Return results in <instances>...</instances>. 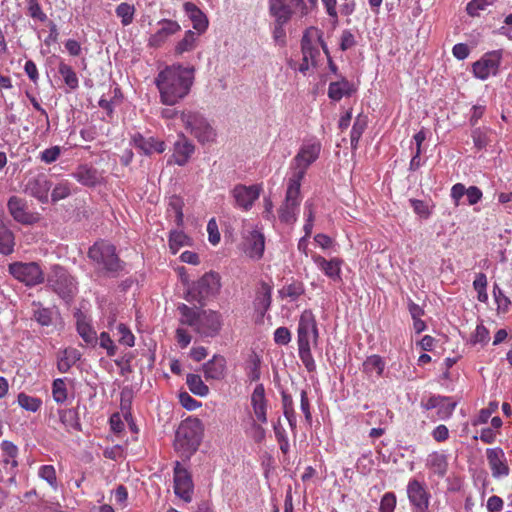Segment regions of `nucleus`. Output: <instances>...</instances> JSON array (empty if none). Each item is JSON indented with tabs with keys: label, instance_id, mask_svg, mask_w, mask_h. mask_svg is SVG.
Segmentation results:
<instances>
[{
	"label": "nucleus",
	"instance_id": "8",
	"mask_svg": "<svg viewBox=\"0 0 512 512\" xmlns=\"http://www.w3.org/2000/svg\"><path fill=\"white\" fill-rule=\"evenodd\" d=\"M8 271L28 287L39 285L45 280L44 272L37 262H13L9 264Z\"/></svg>",
	"mask_w": 512,
	"mask_h": 512
},
{
	"label": "nucleus",
	"instance_id": "24",
	"mask_svg": "<svg viewBox=\"0 0 512 512\" xmlns=\"http://www.w3.org/2000/svg\"><path fill=\"white\" fill-rule=\"evenodd\" d=\"M486 456L493 477L499 478L509 475V467L506 464L505 454L501 448L487 449Z\"/></svg>",
	"mask_w": 512,
	"mask_h": 512
},
{
	"label": "nucleus",
	"instance_id": "22",
	"mask_svg": "<svg viewBox=\"0 0 512 512\" xmlns=\"http://www.w3.org/2000/svg\"><path fill=\"white\" fill-rule=\"evenodd\" d=\"M321 41V35L318 29L311 27L308 28L301 40V50L303 57L311 61L312 65H315L316 58L320 55L319 43Z\"/></svg>",
	"mask_w": 512,
	"mask_h": 512
},
{
	"label": "nucleus",
	"instance_id": "46",
	"mask_svg": "<svg viewBox=\"0 0 512 512\" xmlns=\"http://www.w3.org/2000/svg\"><path fill=\"white\" fill-rule=\"evenodd\" d=\"M71 194V184L68 181L59 182L51 192V202L57 203Z\"/></svg>",
	"mask_w": 512,
	"mask_h": 512
},
{
	"label": "nucleus",
	"instance_id": "17",
	"mask_svg": "<svg viewBox=\"0 0 512 512\" xmlns=\"http://www.w3.org/2000/svg\"><path fill=\"white\" fill-rule=\"evenodd\" d=\"M51 187L52 183L48 176L44 173H39L28 179L24 191L40 203L47 204Z\"/></svg>",
	"mask_w": 512,
	"mask_h": 512
},
{
	"label": "nucleus",
	"instance_id": "63",
	"mask_svg": "<svg viewBox=\"0 0 512 512\" xmlns=\"http://www.w3.org/2000/svg\"><path fill=\"white\" fill-rule=\"evenodd\" d=\"M356 41L353 33L350 30H344L340 38V48L342 51H346L355 46Z\"/></svg>",
	"mask_w": 512,
	"mask_h": 512
},
{
	"label": "nucleus",
	"instance_id": "62",
	"mask_svg": "<svg viewBox=\"0 0 512 512\" xmlns=\"http://www.w3.org/2000/svg\"><path fill=\"white\" fill-rule=\"evenodd\" d=\"M282 405L284 416H294L295 415V401L293 397L287 392H282Z\"/></svg>",
	"mask_w": 512,
	"mask_h": 512
},
{
	"label": "nucleus",
	"instance_id": "54",
	"mask_svg": "<svg viewBox=\"0 0 512 512\" xmlns=\"http://www.w3.org/2000/svg\"><path fill=\"white\" fill-rule=\"evenodd\" d=\"M117 333L119 335V343L126 345L128 347L134 346L135 337L126 325H124L123 323L118 324Z\"/></svg>",
	"mask_w": 512,
	"mask_h": 512
},
{
	"label": "nucleus",
	"instance_id": "37",
	"mask_svg": "<svg viewBox=\"0 0 512 512\" xmlns=\"http://www.w3.org/2000/svg\"><path fill=\"white\" fill-rule=\"evenodd\" d=\"M305 293L304 283L300 280H293L279 290L281 299L288 298L290 301L298 300Z\"/></svg>",
	"mask_w": 512,
	"mask_h": 512
},
{
	"label": "nucleus",
	"instance_id": "23",
	"mask_svg": "<svg viewBox=\"0 0 512 512\" xmlns=\"http://www.w3.org/2000/svg\"><path fill=\"white\" fill-rule=\"evenodd\" d=\"M73 178L83 186L95 187L103 183V173L90 164H81L72 173Z\"/></svg>",
	"mask_w": 512,
	"mask_h": 512
},
{
	"label": "nucleus",
	"instance_id": "45",
	"mask_svg": "<svg viewBox=\"0 0 512 512\" xmlns=\"http://www.w3.org/2000/svg\"><path fill=\"white\" fill-rule=\"evenodd\" d=\"M18 403L25 410L35 413L40 408L42 401L37 397H33L25 393H20L18 395Z\"/></svg>",
	"mask_w": 512,
	"mask_h": 512
},
{
	"label": "nucleus",
	"instance_id": "18",
	"mask_svg": "<svg viewBox=\"0 0 512 512\" xmlns=\"http://www.w3.org/2000/svg\"><path fill=\"white\" fill-rule=\"evenodd\" d=\"M243 250L251 259L259 260L265 250V236L256 228L243 234Z\"/></svg>",
	"mask_w": 512,
	"mask_h": 512
},
{
	"label": "nucleus",
	"instance_id": "11",
	"mask_svg": "<svg viewBox=\"0 0 512 512\" xmlns=\"http://www.w3.org/2000/svg\"><path fill=\"white\" fill-rule=\"evenodd\" d=\"M319 331L317 321L312 310H304L298 321L297 343L298 346L317 345Z\"/></svg>",
	"mask_w": 512,
	"mask_h": 512
},
{
	"label": "nucleus",
	"instance_id": "61",
	"mask_svg": "<svg viewBox=\"0 0 512 512\" xmlns=\"http://www.w3.org/2000/svg\"><path fill=\"white\" fill-rule=\"evenodd\" d=\"M274 341L278 345H287L291 341V333L286 327H279L274 332Z\"/></svg>",
	"mask_w": 512,
	"mask_h": 512
},
{
	"label": "nucleus",
	"instance_id": "41",
	"mask_svg": "<svg viewBox=\"0 0 512 512\" xmlns=\"http://www.w3.org/2000/svg\"><path fill=\"white\" fill-rule=\"evenodd\" d=\"M186 383L189 390L198 396H206L209 393L208 386L202 381L201 377L197 374H188Z\"/></svg>",
	"mask_w": 512,
	"mask_h": 512
},
{
	"label": "nucleus",
	"instance_id": "19",
	"mask_svg": "<svg viewBox=\"0 0 512 512\" xmlns=\"http://www.w3.org/2000/svg\"><path fill=\"white\" fill-rule=\"evenodd\" d=\"M311 258L317 268L331 281H342V265L344 263L343 259L339 257L326 259L325 257L316 253L312 254Z\"/></svg>",
	"mask_w": 512,
	"mask_h": 512
},
{
	"label": "nucleus",
	"instance_id": "1",
	"mask_svg": "<svg viewBox=\"0 0 512 512\" xmlns=\"http://www.w3.org/2000/svg\"><path fill=\"white\" fill-rule=\"evenodd\" d=\"M193 82V67H184L180 64L165 67L155 78L160 102L168 106L179 103L190 93Z\"/></svg>",
	"mask_w": 512,
	"mask_h": 512
},
{
	"label": "nucleus",
	"instance_id": "49",
	"mask_svg": "<svg viewBox=\"0 0 512 512\" xmlns=\"http://www.w3.org/2000/svg\"><path fill=\"white\" fill-rule=\"evenodd\" d=\"M54 420L53 427L55 429L65 428L68 432L80 431L81 426L78 422L79 418H52Z\"/></svg>",
	"mask_w": 512,
	"mask_h": 512
},
{
	"label": "nucleus",
	"instance_id": "60",
	"mask_svg": "<svg viewBox=\"0 0 512 512\" xmlns=\"http://www.w3.org/2000/svg\"><path fill=\"white\" fill-rule=\"evenodd\" d=\"M61 154V150L59 146H53L51 148H47L40 153L41 161L50 164L55 162Z\"/></svg>",
	"mask_w": 512,
	"mask_h": 512
},
{
	"label": "nucleus",
	"instance_id": "2",
	"mask_svg": "<svg viewBox=\"0 0 512 512\" xmlns=\"http://www.w3.org/2000/svg\"><path fill=\"white\" fill-rule=\"evenodd\" d=\"M178 311L181 315L180 322L194 329L202 337H215L222 329L223 319L218 311L211 309L199 310L180 304Z\"/></svg>",
	"mask_w": 512,
	"mask_h": 512
},
{
	"label": "nucleus",
	"instance_id": "34",
	"mask_svg": "<svg viewBox=\"0 0 512 512\" xmlns=\"http://www.w3.org/2000/svg\"><path fill=\"white\" fill-rule=\"evenodd\" d=\"M15 236L12 230L0 219V253L10 255L14 251Z\"/></svg>",
	"mask_w": 512,
	"mask_h": 512
},
{
	"label": "nucleus",
	"instance_id": "44",
	"mask_svg": "<svg viewBox=\"0 0 512 512\" xmlns=\"http://www.w3.org/2000/svg\"><path fill=\"white\" fill-rule=\"evenodd\" d=\"M77 331L81 338L87 343V344H95L97 342V336L94 329L85 321L79 320L77 322Z\"/></svg>",
	"mask_w": 512,
	"mask_h": 512
},
{
	"label": "nucleus",
	"instance_id": "52",
	"mask_svg": "<svg viewBox=\"0 0 512 512\" xmlns=\"http://www.w3.org/2000/svg\"><path fill=\"white\" fill-rule=\"evenodd\" d=\"M489 340H490L489 330L483 324L477 325L474 333L471 336V343L474 345L475 344L485 345L489 342Z\"/></svg>",
	"mask_w": 512,
	"mask_h": 512
},
{
	"label": "nucleus",
	"instance_id": "31",
	"mask_svg": "<svg viewBox=\"0 0 512 512\" xmlns=\"http://www.w3.org/2000/svg\"><path fill=\"white\" fill-rule=\"evenodd\" d=\"M81 353L76 348H66L58 354L57 369L60 373H67L79 361Z\"/></svg>",
	"mask_w": 512,
	"mask_h": 512
},
{
	"label": "nucleus",
	"instance_id": "10",
	"mask_svg": "<svg viewBox=\"0 0 512 512\" xmlns=\"http://www.w3.org/2000/svg\"><path fill=\"white\" fill-rule=\"evenodd\" d=\"M47 283L55 293L64 299L71 297L76 289L74 278L59 265L52 267L47 277Z\"/></svg>",
	"mask_w": 512,
	"mask_h": 512
},
{
	"label": "nucleus",
	"instance_id": "13",
	"mask_svg": "<svg viewBox=\"0 0 512 512\" xmlns=\"http://www.w3.org/2000/svg\"><path fill=\"white\" fill-rule=\"evenodd\" d=\"M270 13L276 22L287 23L297 11L306 13L304 0H270Z\"/></svg>",
	"mask_w": 512,
	"mask_h": 512
},
{
	"label": "nucleus",
	"instance_id": "47",
	"mask_svg": "<svg viewBox=\"0 0 512 512\" xmlns=\"http://www.w3.org/2000/svg\"><path fill=\"white\" fill-rule=\"evenodd\" d=\"M311 346L312 345L298 346L299 357L309 372H313L316 369V364L311 353Z\"/></svg>",
	"mask_w": 512,
	"mask_h": 512
},
{
	"label": "nucleus",
	"instance_id": "28",
	"mask_svg": "<svg viewBox=\"0 0 512 512\" xmlns=\"http://www.w3.org/2000/svg\"><path fill=\"white\" fill-rule=\"evenodd\" d=\"M194 150V145L183 134H180L179 139L174 144V162L179 166H184L189 161Z\"/></svg>",
	"mask_w": 512,
	"mask_h": 512
},
{
	"label": "nucleus",
	"instance_id": "7",
	"mask_svg": "<svg viewBox=\"0 0 512 512\" xmlns=\"http://www.w3.org/2000/svg\"><path fill=\"white\" fill-rule=\"evenodd\" d=\"M181 120L187 130L200 142H212L216 133L208 121L198 112L182 111Z\"/></svg>",
	"mask_w": 512,
	"mask_h": 512
},
{
	"label": "nucleus",
	"instance_id": "16",
	"mask_svg": "<svg viewBox=\"0 0 512 512\" xmlns=\"http://www.w3.org/2000/svg\"><path fill=\"white\" fill-rule=\"evenodd\" d=\"M262 187L258 184L246 186L237 184L231 191L232 197L235 200V206L249 211L254 205L255 201L259 198Z\"/></svg>",
	"mask_w": 512,
	"mask_h": 512
},
{
	"label": "nucleus",
	"instance_id": "51",
	"mask_svg": "<svg viewBox=\"0 0 512 512\" xmlns=\"http://www.w3.org/2000/svg\"><path fill=\"white\" fill-rule=\"evenodd\" d=\"M493 293L495 297V301L497 304V310L499 313H506L510 309L511 301L510 299L504 294V292L497 286L494 285Z\"/></svg>",
	"mask_w": 512,
	"mask_h": 512
},
{
	"label": "nucleus",
	"instance_id": "55",
	"mask_svg": "<svg viewBox=\"0 0 512 512\" xmlns=\"http://www.w3.org/2000/svg\"><path fill=\"white\" fill-rule=\"evenodd\" d=\"M494 0H471L466 7V11L471 16L479 15V11L486 9L492 5Z\"/></svg>",
	"mask_w": 512,
	"mask_h": 512
},
{
	"label": "nucleus",
	"instance_id": "15",
	"mask_svg": "<svg viewBox=\"0 0 512 512\" xmlns=\"http://www.w3.org/2000/svg\"><path fill=\"white\" fill-rule=\"evenodd\" d=\"M173 472L175 494L185 502H191L194 490L191 474L181 466L179 461L175 462Z\"/></svg>",
	"mask_w": 512,
	"mask_h": 512
},
{
	"label": "nucleus",
	"instance_id": "35",
	"mask_svg": "<svg viewBox=\"0 0 512 512\" xmlns=\"http://www.w3.org/2000/svg\"><path fill=\"white\" fill-rule=\"evenodd\" d=\"M198 37L199 35L192 30L185 31L183 38L177 41L174 46V54L180 56L193 51L197 47Z\"/></svg>",
	"mask_w": 512,
	"mask_h": 512
},
{
	"label": "nucleus",
	"instance_id": "58",
	"mask_svg": "<svg viewBox=\"0 0 512 512\" xmlns=\"http://www.w3.org/2000/svg\"><path fill=\"white\" fill-rule=\"evenodd\" d=\"M396 506V496L392 492L385 493L380 502V512H393Z\"/></svg>",
	"mask_w": 512,
	"mask_h": 512
},
{
	"label": "nucleus",
	"instance_id": "4",
	"mask_svg": "<svg viewBox=\"0 0 512 512\" xmlns=\"http://www.w3.org/2000/svg\"><path fill=\"white\" fill-rule=\"evenodd\" d=\"M204 433L199 418H185L179 424L174 439V449L184 460H189L198 450Z\"/></svg>",
	"mask_w": 512,
	"mask_h": 512
},
{
	"label": "nucleus",
	"instance_id": "21",
	"mask_svg": "<svg viewBox=\"0 0 512 512\" xmlns=\"http://www.w3.org/2000/svg\"><path fill=\"white\" fill-rule=\"evenodd\" d=\"M407 495L410 503L419 512H426L429 508L430 494L424 483L416 479L409 481L407 485Z\"/></svg>",
	"mask_w": 512,
	"mask_h": 512
},
{
	"label": "nucleus",
	"instance_id": "42",
	"mask_svg": "<svg viewBox=\"0 0 512 512\" xmlns=\"http://www.w3.org/2000/svg\"><path fill=\"white\" fill-rule=\"evenodd\" d=\"M33 318L42 326H49L52 323V312L39 302H33Z\"/></svg>",
	"mask_w": 512,
	"mask_h": 512
},
{
	"label": "nucleus",
	"instance_id": "59",
	"mask_svg": "<svg viewBox=\"0 0 512 512\" xmlns=\"http://www.w3.org/2000/svg\"><path fill=\"white\" fill-rule=\"evenodd\" d=\"M39 475L41 478L46 480L51 486L55 487L57 485L56 472L52 465L41 466L39 470Z\"/></svg>",
	"mask_w": 512,
	"mask_h": 512
},
{
	"label": "nucleus",
	"instance_id": "30",
	"mask_svg": "<svg viewBox=\"0 0 512 512\" xmlns=\"http://www.w3.org/2000/svg\"><path fill=\"white\" fill-rule=\"evenodd\" d=\"M456 407V402L449 397L432 396L426 403V408L435 409L438 416H450Z\"/></svg>",
	"mask_w": 512,
	"mask_h": 512
},
{
	"label": "nucleus",
	"instance_id": "14",
	"mask_svg": "<svg viewBox=\"0 0 512 512\" xmlns=\"http://www.w3.org/2000/svg\"><path fill=\"white\" fill-rule=\"evenodd\" d=\"M501 60L502 52L500 50L485 53L472 65L474 76L481 80H486L490 76H495L499 71Z\"/></svg>",
	"mask_w": 512,
	"mask_h": 512
},
{
	"label": "nucleus",
	"instance_id": "25",
	"mask_svg": "<svg viewBox=\"0 0 512 512\" xmlns=\"http://www.w3.org/2000/svg\"><path fill=\"white\" fill-rule=\"evenodd\" d=\"M272 303V287L266 282H262L256 291L253 306L255 312L262 319L270 309Z\"/></svg>",
	"mask_w": 512,
	"mask_h": 512
},
{
	"label": "nucleus",
	"instance_id": "57",
	"mask_svg": "<svg viewBox=\"0 0 512 512\" xmlns=\"http://www.w3.org/2000/svg\"><path fill=\"white\" fill-rule=\"evenodd\" d=\"M99 344L102 348L106 349L107 355L112 357L117 352V347L115 346L113 340L111 339L109 333L102 332L99 337Z\"/></svg>",
	"mask_w": 512,
	"mask_h": 512
},
{
	"label": "nucleus",
	"instance_id": "33",
	"mask_svg": "<svg viewBox=\"0 0 512 512\" xmlns=\"http://www.w3.org/2000/svg\"><path fill=\"white\" fill-rule=\"evenodd\" d=\"M426 465L434 474L444 477L448 470L447 456L442 452H433L428 456Z\"/></svg>",
	"mask_w": 512,
	"mask_h": 512
},
{
	"label": "nucleus",
	"instance_id": "43",
	"mask_svg": "<svg viewBox=\"0 0 512 512\" xmlns=\"http://www.w3.org/2000/svg\"><path fill=\"white\" fill-rule=\"evenodd\" d=\"M116 15L121 19L123 26H128L133 22L135 7L129 3L123 2L116 7Z\"/></svg>",
	"mask_w": 512,
	"mask_h": 512
},
{
	"label": "nucleus",
	"instance_id": "6",
	"mask_svg": "<svg viewBox=\"0 0 512 512\" xmlns=\"http://www.w3.org/2000/svg\"><path fill=\"white\" fill-rule=\"evenodd\" d=\"M300 188V184L287 181L285 199L278 208V218L282 223L293 225L297 221L302 201Z\"/></svg>",
	"mask_w": 512,
	"mask_h": 512
},
{
	"label": "nucleus",
	"instance_id": "5",
	"mask_svg": "<svg viewBox=\"0 0 512 512\" xmlns=\"http://www.w3.org/2000/svg\"><path fill=\"white\" fill-rule=\"evenodd\" d=\"M320 150V143L303 145L293 158L292 172L288 181L301 185L307 169L318 159Z\"/></svg>",
	"mask_w": 512,
	"mask_h": 512
},
{
	"label": "nucleus",
	"instance_id": "38",
	"mask_svg": "<svg viewBox=\"0 0 512 512\" xmlns=\"http://www.w3.org/2000/svg\"><path fill=\"white\" fill-rule=\"evenodd\" d=\"M367 123V116L360 114L356 117L350 133V142L352 149L357 148L358 142L367 127Z\"/></svg>",
	"mask_w": 512,
	"mask_h": 512
},
{
	"label": "nucleus",
	"instance_id": "27",
	"mask_svg": "<svg viewBox=\"0 0 512 512\" xmlns=\"http://www.w3.org/2000/svg\"><path fill=\"white\" fill-rule=\"evenodd\" d=\"M203 372L206 380H222L226 375L225 357L215 354L212 359L203 365Z\"/></svg>",
	"mask_w": 512,
	"mask_h": 512
},
{
	"label": "nucleus",
	"instance_id": "64",
	"mask_svg": "<svg viewBox=\"0 0 512 512\" xmlns=\"http://www.w3.org/2000/svg\"><path fill=\"white\" fill-rule=\"evenodd\" d=\"M411 206L416 214L423 218H428L430 211L426 203L422 200L412 199L410 200Z\"/></svg>",
	"mask_w": 512,
	"mask_h": 512
},
{
	"label": "nucleus",
	"instance_id": "29",
	"mask_svg": "<svg viewBox=\"0 0 512 512\" xmlns=\"http://www.w3.org/2000/svg\"><path fill=\"white\" fill-rule=\"evenodd\" d=\"M132 140L135 147L146 155H149L153 152L162 153L166 149V145L163 141H160L154 137L145 138L140 133L135 134Z\"/></svg>",
	"mask_w": 512,
	"mask_h": 512
},
{
	"label": "nucleus",
	"instance_id": "3",
	"mask_svg": "<svg viewBox=\"0 0 512 512\" xmlns=\"http://www.w3.org/2000/svg\"><path fill=\"white\" fill-rule=\"evenodd\" d=\"M88 258L97 273L107 277H118L126 266L117 254L116 246L107 240L96 241L88 250Z\"/></svg>",
	"mask_w": 512,
	"mask_h": 512
},
{
	"label": "nucleus",
	"instance_id": "40",
	"mask_svg": "<svg viewBox=\"0 0 512 512\" xmlns=\"http://www.w3.org/2000/svg\"><path fill=\"white\" fill-rule=\"evenodd\" d=\"M190 245V238L184 232L178 230L170 232L169 248L172 254H176L182 247Z\"/></svg>",
	"mask_w": 512,
	"mask_h": 512
},
{
	"label": "nucleus",
	"instance_id": "26",
	"mask_svg": "<svg viewBox=\"0 0 512 512\" xmlns=\"http://www.w3.org/2000/svg\"><path fill=\"white\" fill-rule=\"evenodd\" d=\"M185 13L188 15L192 22L193 29L198 35L203 34L209 26L207 16L203 11L192 2H185L183 5Z\"/></svg>",
	"mask_w": 512,
	"mask_h": 512
},
{
	"label": "nucleus",
	"instance_id": "50",
	"mask_svg": "<svg viewBox=\"0 0 512 512\" xmlns=\"http://www.w3.org/2000/svg\"><path fill=\"white\" fill-rule=\"evenodd\" d=\"M52 395L58 403H63L67 399V387L64 379L58 378L53 381Z\"/></svg>",
	"mask_w": 512,
	"mask_h": 512
},
{
	"label": "nucleus",
	"instance_id": "32",
	"mask_svg": "<svg viewBox=\"0 0 512 512\" xmlns=\"http://www.w3.org/2000/svg\"><path fill=\"white\" fill-rule=\"evenodd\" d=\"M354 91L353 84L343 78L340 81L331 82L329 84L328 96L334 101H339L344 96H351Z\"/></svg>",
	"mask_w": 512,
	"mask_h": 512
},
{
	"label": "nucleus",
	"instance_id": "48",
	"mask_svg": "<svg viewBox=\"0 0 512 512\" xmlns=\"http://www.w3.org/2000/svg\"><path fill=\"white\" fill-rule=\"evenodd\" d=\"M363 366H364L365 371H367V372L375 371L378 376H381L384 371L385 363L380 356L372 355L367 358V360L364 362Z\"/></svg>",
	"mask_w": 512,
	"mask_h": 512
},
{
	"label": "nucleus",
	"instance_id": "56",
	"mask_svg": "<svg viewBox=\"0 0 512 512\" xmlns=\"http://www.w3.org/2000/svg\"><path fill=\"white\" fill-rule=\"evenodd\" d=\"M28 4V14L33 19L44 22L47 19L46 14L42 11V8L37 0H26Z\"/></svg>",
	"mask_w": 512,
	"mask_h": 512
},
{
	"label": "nucleus",
	"instance_id": "20",
	"mask_svg": "<svg viewBox=\"0 0 512 512\" xmlns=\"http://www.w3.org/2000/svg\"><path fill=\"white\" fill-rule=\"evenodd\" d=\"M159 29L148 38V46L153 48L162 47L168 39L181 30L180 24L176 20L161 19L158 21Z\"/></svg>",
	"mask_w": 512,
	"mask_h": 512
},
{
	"label": "nucleus",
	"instance_id": "9",
	"mask_svg": "<svg viewBox=\"0 0 512 512\" xmlns=\"http://www.w3.org/2000/svg\"><path fill=\"white\" fill-rule=\"evenodd\" d=\"M220 287L219 274L213 271L207 272L193 284L192 288L188 291L187 300H194L201 303L210 296L216 295Z\"/></svg>",
	"mask_w": 512,
	"mask_h": 512
},
{
	"label": "nucleus",
	"instance_id": "53",
	"mask_svg": "<svg viewBox=\"0 0 512 512\" xmlns=\"http://www.w3.org/2000/svg\"><path fill=\"white\" fill-rule=\"evenodd\" d=\"M488 132L489 130L486 128H477L473 130L472 132V139L474 146L481 150L485 148L488 145L489 139H488Z\"/></svg>",
	"mask_w": 512,
	"mask_h": 512
},
{
	"label": "nucleus",
	"instance_id": "36",
	"mask_svg": "<svg viewBox=\"0 0 512 512\" xmlns=\"http://www.w3.org/2000/svg\"><path fill=\"white\" fill-rule=\"evenodd\" d=\"M251 405L253 407L255 416H266L267 400L265 397V389L263 384H258L254 388V391L251 395Z\"/></svg>",
	"mask_w": 512,
	"mask_h": 512
},
{
	"label": "nucleus",
	"instance_id": "39",
	"mask_svg": "<svg viewBox=\"0 0 512 512\" xmlns=\"http://www.w3.org/2000/svg\"><path fill=\"white\" fill-rule=\"evenodd\" d=\"M58 72L63 77L65 84L71 89L75 90L79 86L78 77L73 68L61 61L58 66Z\"/></svg>",
	"mask_w": 512,
	"mask_h": 512
},
{
	"label": "nucleus",
	"instance_id": "12",
	"mask_svg": "<svg viewBox=\"0 0 512 512\" xmlns=\"http://www.w3.org/2000/svg\"><path fill=\"white\" fill-rule=\"evenodd\" d=\"M7 209L11 217L22 225H33L40 220V215L29 209L28 201L13 195L8 199Z\"/></svg>",
	"mask_w": 512,
	"mask_h": 512
}]
</instances>
